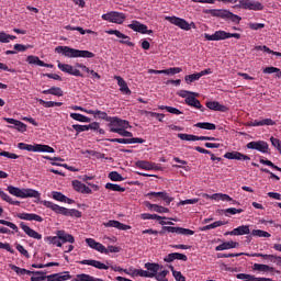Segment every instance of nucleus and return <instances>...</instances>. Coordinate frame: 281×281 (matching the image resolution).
I'll return each mask as SVG.
<instances>
[{
    "label": "nucleus",
    "mask_w": 281,
    "mask_h": 281,
    "mask_svg": "<svg viewBox=\"0 0 281 281\" xmlns=\"http://www.w3.org/2000/svg\"><path fill=\"white\" fill-rule=\"evenodd\" d=\"M56 54H61L66 58H95V54L89 50H80L69 46H57Z\"/></svg>",
    "instance_id": "obj_1"
},
{
    "label": "nucleus",
    "mask_w": 281,
    "mask_h": 281,
    "mask_svg": "<svg viewBox=\"0 0 281 281\" xmlns=\"http://www.w3.org/2000/svg\"><path fill=\"white\" fill-rule=\"evenodd\" d=\"M41 204L44 205V207H48L49 210L55 212V214H61V216H75L76 218H80L82 216V213L80 211L54 204V202L52 201L43 200L41 201Z\"/></svg>",
    "instance_id": "obj_2"
},
{
    "label": "nucleus",
    "mask_w": 281,
    "mask_h": 281,
    "mask_svg": "<svg viewBox=\"0 0 281 281\" xmlns=\"http://www.w3.org/2000/svg\"><path fill=\"white\" fill-rule=\"evenodd\" d=\"M204 14H210L211 16H215L216 19H223V21H232V23H240L243 18L234 14L229 10L226 9H206L204 10Z\"/></svg>",
    "instance_id": "obj_3"
},
{
    "label": "nucleus",
    "mask_w": 281,
    "mask_h": 281,
    "mask_svg": "<svg viewBox=\"0 0 281 281\" xmlns=\"http://www.w3.org/2000/svg\"><path fill=\"white\" fill-rule=\"evenodd\" d=\"M8 192L12 194V196H16L18 199H38L41 200V192L34 189H19L14 186H9L7 188Z\"/></svg>",
    "instance_id": "obj_4"
},
{
    "label": "nucleus",
    "mask_w": 281,
    "mask_h": 281,
    "mask_svg": "<svg viewBox=\"0 0 281 281\" xmlns=\"http://www.w3.org/2000/svg\"><path fill=\"white\" fill-rule=\"evenodd\" d=\"M159 263L147 262L145 263V269L147 270L134 269L132 274L138 276L139 278H155L159 272Z\"/></svg>",
    "instance_id": "obj_5"
},
{
    "label": "nucleus",
    "mask_w": 281,
    "mask_h": 281,
    "mask_svg": "<svg viewBox=\"0 0 281 281\" xmlns=\"http://www.w3.org/2000/svg\"><path fill=\"white\" fill-rule=\"evenodd\" d=\"M18 148H20V150H27L29 153H56L52 146L42 144L30 145L26 143H19Z\"/></svg>",
    "instance_id": "obj_6"
},
{
    "label": "nucleus",
    "mask_w": 281,
    "mask_h": 281,
    "mask_svg": "<svg viewBox=\"0 0 281 281\" xmlns=\"http://www.w3.org/2000/svg\"><path fill=\"white\" fill-rule=\"evenodd\" d=\"M205 41H227V38L240 40L239 33H227L225 31H216L214 34L210 35L204 33Z\"/></svg>",
    "instance_id": "obj_7"
},
{
    "label": "nucleus",
    "mask_w": 281,
    "mask_h": 281,
    "mask_svg": "<svg viewBox=\"0 0 281 281\" xmlns=\"http://www.w3.org/2000/svg\"><path fill=\"white\" fill-rule=\"evenodd\" d=\"M235 8H239L241 10H252L254 12L265 10V5L261 4L260 1L256 0H238V4H236Z\"/></svg>",
    "instance_id": "obj_8"
},
{
    "label": "nucleus",
    "mask_w": 281,
    "mask_h": 281,
    "mask_svg": "<svg viewBox=\"0 0 281 281\" xmlns=\"http://www.w3.org/2000/svg\"><path fill=\"white\" fill-rule=\"evenodd\" d=\"M103 21H109V23H116V25H122L126 21V14L117 11H110L101 15Z\"/></svg>",
    "instance_id": "obj_9"
},
{
    "label": "nucleus",
    "mask_w": 281,
    "mask_h": 281,
    "mask_svg": "<svg viewBox=\"0 0 281 281\" xmlns=\"http://www.w3.org/2000/svg\"><path fill=\"white\" fill-rule=\"evenodd\" d=\"M108 122L110 133H115L114 131H120V128H131V124L128 123V121L122 120L117 116L110 117Z\"/></svg>",
    "instance_id": "obj_10"
},
{
    "label": "nucleus",
    "mask_w": 281,
    "mask_h": 281,
    "mask_svg": "<svg viewBox=\"0 0 281 281\" xmlns=\"http://www.w3.org/2000/svg\"><path fill=\"white\" fill-rule=\"evenodd\" d=\"M168 232L169 234H180L181 236H194V231L190 228L183 227H175V226H162L161 231L158 232L161 236Z\"/></svg>",
    "instance_id": "obj_11"
},
{
    "label": "nucleus",
    "mask_w": 281,
    "mask_h": 281,
    "mask_svg": "<svg viewBox=\"0 0 281 281\" xmlns=\"http://www.w3.org/2000/svg\"><path fill=\"white\" fill-rule=\"evenodd\" d=\"M166 21H169V23H171L172 25H177V27H180V30H184L186 32H190L192 27H196V25H194V22L190 24L184 19L177 16H167Z\"/></svg>",
    "instance_id": "obj_12"
},
{
    "label": "nucleus",
    "mask_w": 281,
    "mask_h": 281,
    "mask_svg": "<svg viewBox=\"0 0 281 281\" xmlns=\"http://www.w3.org/2000/svg\"><path fill=\"white\" fill-rule=\"evenodd\" d=\"M147 199L150 201H165L166 205H170L171 202L175 201V198L168 195V192L160 191V192H149L146 194Z\"/></svg>",
    "instance_id": "obj_13"
},
{
    "label": "nucleus",
    "mask_w": 281,
    "mask_h": 281,
    "mask_svg": "<svg viewBox=\"0 0 281 281\" xmlns=\"http://www.w3.org/2000/svg\"><path fill=\"white\" fill-rule=\"evenodd\" d=\"M249 150H258L263 155L269 154V143L265 140H252L246 145Z\"/></svg>",
    "instance_id": "obj_14"
},
{
    "label": "nucleus",
    "mask_w": 281,
    "mask_h": 281,
    "mask_svg": "<svg viewBox=\"0 0 281 281\" xmlns=\"http://www.w3.org/2000/svg\"><path fill=\"white\" fill-rule=\"evenodd\" d=\"M127 27H130V30H133V32H138L139 34H153V30H148V26L146 24H143L137 20L132 21V23L128 24Z\"/></svg>",
    "instance_id": "obj_15"
},
{
    "label": "nucleus",
    "mask_w": 281,
    "mask_h": 281,
    "mask_svg": "<svg viewBox=\"0 0 281 281\" xmlns=\"http://www.w3.org/2000/svg\"><path fill=\"white\" fill-rule=\"evenodd\" d=\"M4 122L8 124V128H15V131H19V133H25L27 131V125L19 120L10 119V117H3Z\"/></svg>",
    "instance_id": "obj_16"
},
{
    "label": "nucleus",
    "mask_w": 281,
    "mask_h": 281,
    "mask_svg": "<svg viewBox=\"0 0 281 281\" xmlns=\"http://www.w3.org/2000/svg\"><path fill=\"white\" fill-rule=\"evenodd\" d=\"M105 32H106V34L114 35L117 38H123L120 41V43H122V45H127L128 47H135V44L133 42H131V37L127 35H124L122 32H120L117 30H109Z\"/></svg>",
    "instance_id": "obj_17"
},
{
    "label": "nucleus",
    "mask_w": 281,
    "mask_h": 281,
    "mask_svg": "<svg viewBox=\"0 0 281 281\" xmlns=\"http://www.w3.org/2000/svg\"><path fill=\"white\" fill-rule=\"evenodd\" d=\"M57 67L60 69V71H64V74H69V76H77L79 78L85 77L82 74H80V70L74 68V66L69 64L58 63Z\"/></svg>",
    "instance_id": "obj_18"
},
{
    "label": "nucleus",
    "mask_w": 281,
    "mask_h": 281,
    "mask_svg": "<svg viewBox=\"0 0 281 281\" xmlns=\"http://www.w3.org/2000/svg\"><path fill=\"white\" fill-rule=\"evenodd\" d=\"M198 95H190L187 97V99H184L186 104H188V106H192L193 109H196L198 111H201V113H205V106H203V104H201V101H199V99H196Z\"/></svg>",
    "instance_id": "obj_19"
},
{
    "label": "nucleus",
    "mask_w": 281,
    "mask_h": 281,
    "mask_svg": "<svg viewBox=\"0 0 281 281\" xmlns=\"http://www.w3.org/2000/svg\"><path fill=\"white\" fill-rule=\"evenodd\" d=\"M79 265H88L89 267H94V269H100L106 271L109 269L110 262L106 261L105 263H102L101 261L94 260V259H83L79 261Z\"/></svg>",
    "instance_id": "obj_20"
},
{
    "label": "nucleus",
    "mask_w": 281,
    "mask_h": 281,
    "mask_svg": "<svg viewBox=\"0 0 281 281\" xmlns=\"http://www.w3.org/2000/svg\"><path fill=\"white\" fill-rule=\"evenodd\" d=\"M72 188L75 192H79L80 194H92L93 191L91 188L87 187V184L82 183L79 180H72Z\"/></svg>",
    "instance_id": "obj_21"
},
{
    "label": "nucleus",
    "mask_w": 281,
    "mask_h": 281,
    "mask_svg": "<svg viewBox=\"0 0 281 281\" xmlns=\"http://www.w3.org/2000/svg\"><path fill=\"white\" fill-rule=\"evenodd\" d=\"M108 142L111 144H144L146 142L144 138L133 137V138H110Z\"/></svg>",
    "instance_id": "obj_22"
},
{
    "label": "nucleus",
    "mask_w": 281,
    "mask_h": 281,
    "mask_svg": "<svg viewBox=\"0 0 281 281\" xmlns=\"http://www.w3.org/2000/svg\"><path fill=\"white\" fill-rule=\"evenodd\" d=\"M20 227L21 229H23L24 234H26V236H29L30 238H34L35 240H41L43 238V235H41V233L32 229L24 222L20 223Z\"/></svg>",
    "instance_id": "obj_23"
},
{
    "label": "nucleus",
    "mask_w": 281,
    "mask_h": 281,
    "mask_svg": "<svg viewBox=\"0 0 281 281\" xmlns=\"http://www.w3.org/2000/svg\"><path fill=\"white\" fill-rule=\"evenodd\" d=\"M225 159H236L237 161H250L251 158L247 155H244L240 151H227L224 155Z\"/></svg>",
    "instance_id": "obj_24"
},
{
    "label": "nucleus",
    "mask_w": 281,
    "mask_h": 281,
    "mask_svg": "<svg viewBox=\"0 0 281 281\" xmlns=\"http://www.w3.org/2000/svg\"><path fill=\"white\" fill-rule=\"evenodd\" d=\"M206 109H210V111H220V113H227L229 111L227 105L220 104L218 101H207Z\"/></svg>",
    "instance_id": "obj_25"
},
{
    "label": "nucleus",
    "mask_w": 281,
    "mask_h": 281,
    "mask_svg": "<svg viewBox=\"0 0 281 281\" xmlns=\"http://www.w3.org/2000/svg\"><path fill=\"white\" fill-rule=\"evenodd\" d=\"M247 234H250L249 225H241L231 232H226L225 236H245Z\"/></svg>",
    "instance_id": "obj_26"
},
{
    "label": "nucleus",
    "mask_w": 281,
    "mask_h": 281,
    "mask_svg": "<svg viewBox=\"0 0 281 281\" xmlns=\"http://www.w3.org/2000/svg\"><path fill=\"white\" fill-rule=\"evenodd\" d=\"M26 63H29V65H37L38 67H47L48 69H54L52 64H45V61L41 60L38 56L34 55L27 56Z\"/></svg>",
    "instance_id": "obj_27"
},
{
    "label": "nucleus",
    "mask_w": 281,
    "mask_h": 281,
    "mask_svg": "<svg viewBox=\"0 0 281 281\" xmlns=\"http://www.w3.org/2000/svg\"><path fill=\"white\" fill-rule=\"evenodd\" d=\"M16 217L21 221H36L37 223H43V217L35 213H18Z\"/></svg>",
    "instance_id": "obj_28"
},
{
    "label": "nucleus",
    "mask_w": 281,
    "mask_h": 281,
    "mask_svg": "<svg viewBox=\"0 0 281 281\" xmlns=\"http://www.w3.org/2000/svg\"><path fill=\"white\" fill-rule=\"evenodd\" d=\"M165 262H175V260H182V262H188V256L180 252H171L164 258Z\"/></svg>",
    "instance_id": "obj_29"
},
{
    "label": "nucleus",
    "mask_w": 281,
    "mask_h": 281,
    "mask_svg": "<svg viewBox=\"0 0 281 281\" xmlns=\"http://www.w3.org/2000/svg\"><path fill=\"white\" fill-rule=\"evenodd\" d=\"M56 236H59V241L61 243V246L64 243H70L71 245L76 243V238H74L71 234L65 231H57Z\"/></svg>",
    "instance_id": "obj_30"
},
{
    "label": "nucleus",
    "mask_w": 281,
    "mask_h": 281,
    "mask_svg": "<svg viewBox=\"0 0 281 281\" xmlns=\"http://www.w3.org/2000/svg\"><path fill=\"white\" fill-rule=\"evenodd\" d=\"M104 227H115V229H122L123 232L131 229L130 225L123 224L115 220H110L108 223H104Z\"/></svg>",
    "instance_id": "obj_31"
},
{
    "label": "nucleus",
    "mask_w": 281,
    "mask_h": 281,
    "mask_svg": "<svg viewBox=\"0 0 281 281\" xmlns=\"http://www.w3.org/2000/svg\"><path fill=\"white\" fill-rule=\"evenodd\" d=\"M114 80H116V82L120 87V91L122 93H125V95H131V89L128 88V83H126L124 78H122L121 76H115Z\"/></svg>",
    "instance_id": "obj_32"
},
{
    "label": "nucleus",
    "mask_w": 281,
    "mask_h": 281,
    "mask_svg": "<svg viewBox=\"0 0 281 281\" xmlns=\"http://www.w3.org/2000/svg\"><path fill=\"white\" fill-rule=\"evenodd\" d=\"M42 93L44 95H56V98H63L65 95V92L60 87H50L47 90H43Z\"/></svg>",
    "instance_id": "obj_33"
},
{
    "label": "nucleus",
    "mask_w": 281,
    "mask_h": 281,
    "mask_svg": "<svg viewBox=\"0 0 281 281\" xmlns=\"http://www.w3.org/2000/svg\"><path fill=\"white\" fill-rule=\"evenodd\" d=\"M238 243L231 240V241H224L223 244L215 247V251H225L227 249H236L238 247Z\"/></svg>",
    "instance_id": "obj_34"
},
{
    "label": "nucleus",
    "mask_w": 281,
    "mask_h": 281,
    "mask_svg": "<svg viewBox=\"0 0 281 281\" xmlns=\"http://www.w3.org/2000/svg\"><path fill=\"white\" fill-rule=\"evenodd\" d=\"M252 269L254 271H270L271 273H273L274 271L276 273L280 274V270H276V268L268 265L255 263Z\"/></svg>",
    "instance_id": "obj_35"
},
{
    "label": "nucleus",
    "mask_w": 281,
    "mask_h": 281,
    "mask_svg": "<svg viewBox=\"0 0 281 281\" xmlns=\"http://www.w3.org/2000/svg\"><path fill=\"white\" fill-rule=\"evenodd\" d=\"M206 199H211L212 201H232V196L225 193L206 194Z\"/></svg>",
    "instance_id": "obj_36"
},
{
    "label": "nucleus",
    "mask_w": 281,
    "mask_h": 281,
    "mask_svg": "<svg viewBox=\"0 0 281 281\" xmlns=\"http://www.w3.org/2000/svg\"><path fill=\"white\" fill-rule=\"evenodd\" d=\"M44 241L47 243V245H56V247H63V241H60V236H46L44 237Z\"/></svg>",
    "instance_id": "obj_37"
},
{
    "label": "nucleus",
    "mask_w": 281,
    "mask_h": 281,
    "mask_svg": "<svg viewBox=\"0 0 281 281\" xmlns=\"http://www.w3.org/2000/svg\"><path fill=\"white\" fill-rule=\"evenodd\" d=\"M136 168H140V170H155V164L146 160H138L136 161Z\"/></svg>",
    "instance_id": "obj_38"
},
{
    "label": "nucleus",
    "mask_w": 281,
    "mask_h": 281,
    "mask_svg": "<svg viewBox=\"0 0 281 281\" xmlns=\"http://www.w3.org/2000/svg\"><path fill=\"white\" fill-rule=\"evenodd\" d=\"M196 128H203L204 131H216V124L210 122H200L194 124Z\"/></svg>",
    "instance_id": "obj_39"
},
{
    "label": "nucleus",
    "mask_w": 281,
    "mask_h": 281,
    "mask_svg": "<svg viewBox=\"0 0 281 281\" xmlns=\"http://www.w3.org/2000/svg\"><path fill=\"white\" fill-rule=\"evenodd\" d=\"M140 218L143 221H164V218L166 217H161L160 215L157 214L142 213Z\"/></svg>",
    "instance_id": "obj_40"
},
{
    "label": "nucleus",
    "mask_w": 281,
    "mask_h": 281,
    "mask_svg": "<svg viewBox=\"0 0 281 281\" xmlns=\"http://www.w3.org/2000/svg\"><path fill=\"white\" fill-rule=\"evenodd\" d=\"M0 199H2V201H5L10 205H21V202L12 200V198L8 195V193L3 192L1 189H0Z\"/></svg>",
    "instance_id": "obj_41"
},
{
    "label": "nucleus",
    "mask_w": 281,
    "mask_h": 281,
    "mask_svg": "<svg viewBox=\"0 0 281 281\" xmlns=\"http://www.w3.org/2000/svg\"><path fill=\"white\" fill-rule=\"evenodd\" d=\"M105 190H111L112 192H126V188L111 182L105 184Z\"/></svg>",
    "instance_id": "obj_42"
},
{
    "label": "nucleus",
    "mask_w": 281,
    "mask_h": 281,
    "mask_svg": "<svg viewBox=\"0 0 281 281\" xmlns=\"http://www.w3.org/2000/svg\"><path fill=\"white\" fill-rule=\"evenodd\" d=\"M178 138L182 139V142H199L200 136L192 134H178Z\"/></svg>",
    "instance_id": "obj_43"
},
{
    "label": "nucleus",
    "mask_w": 281,
    "mask_h": 281,
    "mask_svg": "<svg viewBox=\"0 0 281 281\" xmlns=\"http://www.w3.org/2000/svg\"><path fill=\"white\" fill-rule=\"evenodd\" d=\"M70 117L72 120H76V122H86V123H89L91 122V119L86 116V115H82L80 113H70Z\"/></svg>",
    "instance_id": "obj_44"
},
{
    "label": "nucleus",
    "mask_w": 281,
    "mask_h": 281,
    "mask_svg": "<svg viewBox=\"0 0 281 281\" xmlns=\"http://www.w3.org/2000/svg\"><path fill=\"white\" fill-rule=\"evenodd\" d=\"M251 236H257L258 238H271V234L267 231L262 229H254L251 232Z\"/></svg>",
    "instance_id": "obj_45"
},
{
    "label": "nucleus",
    "mask_w": 281,
    "mask_h": 281,
    "mask_svg": "<svg viewBox=\"0 0 281 281\" xmlns=\"http://www.w3.org/2000/svg\"><path fill=\"white\" fill-rule=\"evenodd\" d=\"M196 80H201V76L199 75V72L187 75L184 77V82H187V85H192V82H196Z\"/></svg>",
    "instance_id": "obj_46"
},
{
    "label": "nucleus",
    "mask_w": 281,
    "mask_h": 281,
    "mask_svg": "<svg viewBox=\"0 0 281 281\" xmlns=\"http://www.w3.org/2000/svg\"><path fill=\"white\" fill-rule=\"evenodd\" d=\"M16 40V36L0 32V43H9L10 41Z\"/></svg>",
    "instance_id": "obj_47"
},
{
    "label": "nucleus",
    "mask_w": 281,
    "mask_h": 281,
    "mask_svg": "<svg viewBox=\"0 0 281 281\" xmlns=\"http://www.w3.org/2000/svg\"><path fill=\"white\" fill-rule=\"evenodd\" d=\"M53 199L59 201L60 203H67V196L58 191H53Z\"/></svg>",
    "instance_id": "obj_48"
},
{
    "label": "nucleus",
    "mask_w": 281,
    "mask_h": 281,
    "mask_svg": "<svg viewBox=\"0 0 281 281\" xmlns=\"http://www.w3.org/2000/svg\"><path fill=\"white\" fill-rule=\"evenodd\" d=\"M181 71H183L181 67H173V68L164 69L162 74H165V76H175V74H181Z\"/></svg>",
    "instance_id": "obj_49"
},
{
    "label": "nucleus",
    "mask_w": 281,
    "mask_h": 281,
    "mask_svg": "<svg viewBox=\"0 0 281 281\" xmlns=\"http://www.w3.org/2000/svg\"><path fill=\"white\" fill-rule=\"evenodd\" d=\"M243 212H245V210L236 209V207H229V209L224 210L225 216H229V214L232 216H234L235 214H243Z\"/></svg>",
    "instance_id": "obj_50"
},
{
    "label": "nucleus",
    "mask_w": 281,
    "mask_h": 281,
    "mask_svg": "<svg viewBox=\"0 0 281 281\" xmlns=\"http://www.w3.org/2000/svg\"><path fill=\"white\" fill-rule=\"evenodd\" d=\"M95 117H98V120H104V122H109L112 116H109V114H106L104 111L95 110Z\"/></svg>",
    "instance_id": "obj_51"
},
{
    "label": "nucleus",
    "mask_w": 281,
    "mask_h": 281,
    "mask_svg": "<svg viewBox=\"0 0 281 281\" xmlns=\"http://www.w3.org/2000/svg\"><path fill=\"white\" fill-rule=\"evenodd\" d=\"M128 127H121L120 130H112L114 133H117V135H121V137H133V134L128 131H126Z\"/></svg>",
    "instance_id": "obj_52"
},
{
    "label": "nucleus",
    "mask_w": 281,
    "mask_h": 281,
    "mask_svg": "<svg viewBox=\"0 0 281 281\" xmlns=\"http://www.w3.org/2000/svg\"><path fill=\"white\" fill-rule=\"evenodd\" d=\"M177 95L188 100V98H191V95H199V93H195V92H192V91H188V90H180V91L177 92Z\"/></svg>",
    "instance_id": "obj_53"
},
{
    "label": "nucleus",
    "mask_w": 281,
    "mask_h": 281,
    "mask_svg": "<svg viewBox=\"0 0 281 281\" xmlns=\"http://www.w3.org/2000/svg\"><path fill=\"white\" fill-rule=\"evenodd\" d=\"M0 225H5V227H10V229H13V232L19 233V226L12 222L0 220Z\"/></svg>",
    "instance_id": "obj_54"
},
{
    "label": "nucleus",
    "mask_w": 281,
    "mask_h": 281,
    "mask_svg": "<svg viewBox=\"0 0 281 281\" xmlns=\"http://www.w3.org/2000/svg\"><path fill=\"white\" fill-rule=\"evenodd\" d=\"M236 278L237 280L256 281V276L254 274L238 273Z\"/></svg>",
    "instance_id": "obj_55"
},
{
    "label": "nucleus",
    "mask_w": 281,
    "mask_h": 281,
    "mask_svg": "<svg viewBox=\"0 0 281 281\" xmlns=\"http://www.w3.org/2000/svg\"><path fill=\"white\" fill-rule=\"evenodd\" d=\"M109 179H111V181H124V177H122L117 171L110 172Z\"/></svg>",
    "instance_id": "obj_56"
},
{
    "label": "nucleus",
    "mask_w": 281,
    "mask_h": 281,
    "mask_svg": "<svg viewBox=\"0 0 281 281\" xmlns=\"http://www.w3.org/2000/svg\"><path fill=\"white\" fill-rule=\"evenodd\" d=\"M259 162H261L263 166H269L270 168H273V170H278V172H281V168L272 164L271 160L261 158Z\"/></svg>",
    "instance_id": "obj_57"
},
{
    "label": "nucleus",
    "mask_w": 281,
    "mask_h": 281,
    "mask_svg": "<svg viewBox=\"0 0 281 281\" xmlns=\"http://www.w3.org/2000/svg\"><path fill=\"white\" fill-rule=\"evenodd\" d=\"M67 280H71V274H69V271L57 273V281H67Z\"/></svg>",
    "instance_id": "obj_58"
},
{
    "label": "nucleus",
    "mask_w": 281,
    "mask_h": 281,
    "mask_svg": "<svg viewBox=\"0 0 281 281\" xmlns=\"http://www.w3.org/2000/svg\"><path fill=\"white\" fill-rule=\"evenodd\" d=\"M259 124L260 126H276V121L272 119H260Z\"/></svg>",
    "instance_id": "obj_59"
},
{
    "label": "nucleus",
    "mask_w": 281,
    "mask_h": 281,
    "mask_svg": "<svg viewBox=\"0 0 281 281\" xmlns=\"http://www.w3.org/2000/svg\"><path fill=\"white\" fill-rule=\"evenodd\" d=\"M74 131H76L77 134L85 133V131H89L88 125H80V124H75L72 125Z\"/></svg>",
    "instance_id": "obj_60"
},
{
    "label": "nucleus",
    "mask_w": 281,
    "mask_h": 281,
    "mask_svg": "<svg viewBox=\"0 0 281 281\" xmlns=\"http://www.w3.org/2000/svg\"><path fill=\"white\" fill-rule=\"evenodd\" d=\"M15 249L19 250V252L24 256L25 258H30V252L25 249V247H23V245L21 244H16L15 245Z\"/></svg>",
    "instance_id": "obj_61"
},
{
    "label": "nucleus",
    "mask_w": 281,
    "mask_h": 281,
    "mask_svg": "<svg viewBox=\"0 0 281 281\" xmlns=\"http://www.w3.org/2000/svg\"><path fill=\"white\" fill-rule=\"evenodd\" d=\"M47 280V276L46 272L40 273V274H33V277H31V281H44Z\"/></svg>",
    "instance_id": "obj_62"
},
{
    "label": "nucleus",
    "mask_w": 281,
    "mask_h": 281,
    "mask_svg": "<svg viewBox=\"0 0 281 281\" xmlns=\"http://www.w3.org/2000/svg\"><path fill=\"white\" fill-rule=\"evenodd\" d=\"M270 142L272 144V146H274L276 149L279 150V153L281 154V140L279 138L276 137H270Z\"/></svg>",
    "instance_id": "obj_63"
},
{
    "label": "nucleus",
    "mask_w": 281,
    "mask_h": 281,
    "mask_svg": "<svg viewBox=\"0 0 281 281\" xmlns=\"http://www.w3.org/2000/svg\"><path fill=\"white\" fill-rule=\"evenodd\" d=\"M0 249H5V251H9V254H15V251L12 249V246L9 243L0 241Z\"/></svg>",
    "instance_id": "obj_64"
}]
</instances>
